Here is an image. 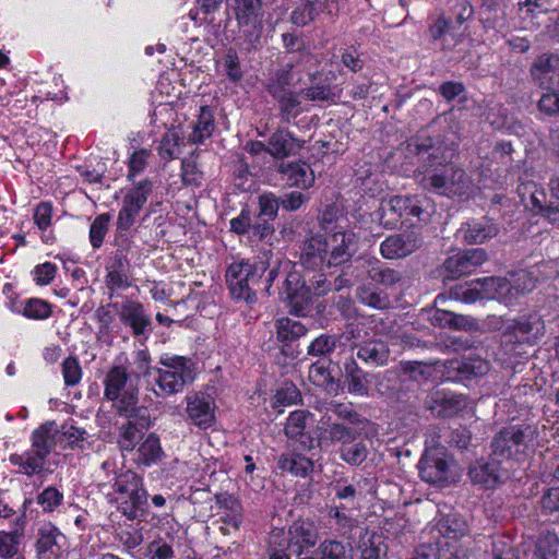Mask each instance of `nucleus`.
<instances>
[{"label": "nucleus", "mask_w": 559, "mask_h": 559, "mask_svg": "<svg viewBox=\"0 0 559 559\" xmlns=\"http://www.w3.org/2000/svg\"><path fill=\"white\" fill-rule=\"evenodd\" d=\"M504 476L497 457L491 461H476L468 467V477L472 483L480 485L485 489L495 488L503 481Z\"/></svg>", "instance_id": "b1692460"}, {"label": "nucleus", "mask_w": 559, "mask_h": 559, "mask_svg": "<svg viewBox=\"0 0 559 559\" xmlns=\"http://www.w3.org/2000/svg\"><path fill=\"white\" fill-rule=\"evenodd\" d=\"M308 331L309 328L301 321L286 317L276 321V338L284 345H289L301 336H305Z\"/></svg>", "instance_id": "e433bc0d"}, {"label": "nucleus", "mask_w": 559, "mask_h": 559, "mask_svg": "<svg viewBox=\"0 0 559 559\" xmlns=\"http://www.w3.org/2000/svg\"><path fill=\"white\" fill-rule=\"evenodd\" d=\"M235 15L239 27L240 45L247 50L260 45L262 24V0H235Z\"/></svg>", "instance_id": "9b49d317"}, {"label": "nucleus", "mask_w": 559, "mask_h": 559, "mask_svg": "<svg viewBox=\"0 0 559 559\" xmlns=\"http://www.w3.org/2000/svg\"><path fill=\"white\" fill-rule=\"evenodd\" d=\"M381 535L376 533L369 534L366 532L358 545L360 559H379L380 555L384 554V549L381 547Z\"/></svg>", "instance_id": "49530a36"}, {"label": "nucleus", "mask_w": 559, "mask_h": 559, "mask_svg": "<svg viewBox=\"0 0 559 559\" xmlns=\"http://www.w3.org/2000/svg\"><path fill=\"white\" fill-rule=\"evenodd\" d=\"M318 542V530L314 523L299 520L293 523L288 531L287 549L290 554L300 556Z\"/></svg>", "instance_id": "5701e85b"}, {"label": "nucleus", "mask_w": 559, "mask_h": 559, "mask_svg": "<svg viewBox=\"0 0 559 559\" xmlns=\"http://www.w3.org/2000/svg\"><path fill=\"white\" fill-rule=\"evenodd\" d=\"M417 178L424 189L448 198L467 195L473 188L466 171L452 163L439 168L425 166Z\"/></svg>", "instance_id": "423d86ee"}, {"label": "nucleus", "mask_w": 559, "mask_h": 559, "mask_svg": "<svg viewBox=\"0 0 559 559\" xmlns=\"http://www.w3.org/2000/svg\"><path fill=\"white\" fill-rule=\"evenodd\" d=\"M280 199L272 192H264L259 195V218L266 217L273 221L278 213Z\"/></svg>", "instance_id": "864d4df0"}, {"label": "nucleus", "mask_w": 559, "mask_h": 559, "mask_svg": "<svg viewBox=\"0 0 559 559\" xmlns=\"http://www.w3.org/2000/svg\"><path fill=\"white\" fill-rule=\"evenodd\" d=\"M300 399L299 390L294 384H288L276 391L273 397L274 407H284L296 404Z\"/></svg>", "instance_id": "e2e57ef3"}, {"label": "nucleus", "mask_w": 559, "mask_h": 559, "mask_svg": "<svg viewBox=\"0 0 559 559\" xmlns=\"http://www.w3.org/2000/svg\"><path fill=\"white\" fill-rule=\"evenodd\" d=\"M320 226L330 234V238L328 241L322 235L316 234L305 240L300 263L308 270H320L325 261L329 266H332L348 260L346 231L349 228V221L344 198H337L335 202L326 205Z\"/></svg>", "instance_id": "f257e3e1"}, {"label": "nucleus", "mask_w": 559, "mask_h": 559, "mask_svg": "<svg viewBox=\"0 0 559 559\" xmlns=\"http://www.w3.org/2000/svg\"><path fill=\"white\" fill-rule=\"evenodd\" d=\"M110 215L108 213L96 216L90 227V241L94 249L102 247L108 231Z\"/></svg>", "instance_id": "3c124183"}, {"label": "nucleus", "mask_w": 559, "mask_h": 559, "mask_svg": "<svg viewBox=\"0 0 559 559\" xmlns=\"http://www.w3.org/2000/svg\"><path fill=\"white\" fill-rule=\"evenodd\" d=\"M158 364L156 383L164 395L180 393L195 380L197 365L189 357L164 353Z\"/></svg>", "instance_id": "0eeeda50"}, {"label": "nucleus", "mask_w": 559, "mask_h": 559, "mask_svg": "<svg viewBox=\"0 0 559 559\" xmlns=\"http://www.w3.org/2000/svg\"><path fill=\"white\" fill-rule=\"evenodd\" d=\"M57 272V266L50 262H45L35 266L33 271L34 281L37 285L45 286L50 284Z\"/></svg>", "instance_id": "338daca9"}, {"label": "nucleus", "mask_w": 559, "mask_h": 559, "mask_svg": "<svg viewBox=\"0 0 559 559\" xmlns=\"http://www.w3.org/2000/svg\"><path fill=\"white\" fill-rule=\"evenodd\" d=\"M531 187L534 188V190L530 192V203H526V205H531L532 211L542 215L551 224L559 226V203L550 201L548 204H545V192L538 190L534 183L525 186V190Z\"/></svg>", "instance_id": "473e14b6"}, {"label": "nucleus", "mask_w": 559, "mask_h": 559, "mask_svg": "<svg viewBox=\"0 0 559 559\" xmlns=\"http://www.w3.org/2000/svg\"><path fill=\"white\" fill-rule=\"evenodd\" d=\"M438 92L448 103L455 98L461 103L467 100L466 88L462 82L447 81L439 86Z\"/></svg>", "instance_id": "4d7b16f0"}, {"label": "nucleus", "mask_w": 559, "mask_h": 559, "mask_svg": "<svg viewBox=\"0 0 559 559\" xmlns=\"http://www.w3.org/2000/svg\"><path fill=\"white\" fill-rule=\"evenodd\" d=\"M111 307L116 309L121 323L132 330L134 336L144 335L150 329L152 319L141 302L124 300L121 304H112Z\"/></svg>", "instance_id": "6ab92c4d"}, {"label": "nucleus", "mask_w": 559, "mask_h": 559, "mask_svg": "<svg viewBox=\"0 0 559 559\" xmlns=\"http://www.w3.org/2000/svg\"><path fill=\"white\" fill-rule=\"evenodd\" d=\"M436 526L439 534L450 539L462 537L468 532L467 522L457 513H450L441 518Z\"/></svg>", "instance_id": "58836bf2"}, {"label": "nucleus", "mask_w": 559, "mask_h": 559, "mask_svg": "<svg viewBox=\"0 0 559 559\" xmlns=\"http://www.w3.org/2000/svg\"><path fill=\"white\" fill-rule=\"evenodd\" d=\"M62 376L68 386H74L80 383L82 379V368L76 357L69 356L63 360Z\"/></svg>", "instance_id": "5fc2aeb1"}, {"label": "nucleus", "mask_w": 559, "mask_h": 559, "mask_svg": "<svg viewBox=\"0 0 559 559\" xmlns=\"http://www.w3.org/2000/svg\"><path fill=\"white\" fill-rule=\"evenodd\" d=\"M336 346L335 336L322 334L314 338L307 348L309 356L318 357L330 354Z\"/></svg>", "instance_id": "6e6d98bb"}, {"label": "nucleus", "mask_w": 559, "mask_h": 559, "mask_svg": "<svg viewBox=\"0 0 559 559\" xmlns=\"http://www.w3.org/2000/svg\"><path fill=\"white\" fill-rule=\"evenodd\" d=\"M358 300L367 306L383 309L389 305V298L385 294L378 292L376 288L370 286H359L357 288Z\"/></svg>", "instance_id": "de8ad7c7"}, {"label": "nucleus", "mask_w": 559, "mask_h": 559, "mask_svg": "<svg viewBox=\"0 0 559 559\" xmlns=\"http://www.w3.org/2000/svg\"><path fill=\"white\" fill-rule=\"evenodd\" d=\"M456 144L450 141L445 134H426L421 131L416 136L406 142V152L409 155H416L421 158V164L417 168L416 177L424 174V167L439 168L451 164L455 155Z\"/></svg>", "instance_id": "39448f33"}, {"label": "nucleus", "mask_w": 559, "mask_h": 559, "mask_svg": "<svg viewBox=\"0 0 559 559\" xmlns=\"http://www.w3.org/2000/svg\"><path fill=\"white\" fill-rule=\"evenodd\" d=\"M417 467L420 478L428 484L445 487L454 481L450 463L442 449L426 450Z\"/></svg>", "instance_id": "ddd939ff"}, {"label": "nucleus", "mask_w": 559, "mask_h": 559, "mask_svg": "<svg viewBox=\"0 0 559 559\" xmlns=\"http://www.w3.org/2000/svg\"><path fill=\"white\" fill-rule=\"evenodd\" d=\"M181 178L185 185L200 186L203 174L193 157L185 158L181 163Z\"/></svg>", "instance_id": "13d9d810"}, {"label": "nucleus", "mask_w": 559, "mask_h": 559, "mask_svg": "<svg viewBox=\"0 0 559 559\" xmlns=\"http://www.w3.org/2000/svg\"><path fill=\"white\" fill-rule=\"evenodd\" d=\"M536 286V278L531 272L520 271L512 280L511 289L516 295H525L531 293Z\"/></svg>", "instance_id": "0e129e2a"}, {"label": "nucleus", "mask_w": 559, "mask_h": 559, "mask_svg": "<svg viewBox=\"0 0 559 559\" xmlns=\"http://www.w3.org/2000/svg\"><path fill=\"white\" fill-rule=\"evenodd\" d=\"M22 313L32 320H45L51 316V306L43 299L31 298L24 302Z\"/></svg>", "instance_id": "8fccbe9b"}, {"label": "nucleus", "mask_w": 559, "mask_h": 559, "mask_svg": "<svg viewBox=\"0 0 559 559\" xmlns=\"http://www.w3.org/2000/svg\"><path fill=\"white\" fill-rule=\"evenodd\" d=\"M96 477L99 489L118 504V510L128 519L133 520L143 512L147 503V492L141 476L135 472L119 469L114 460H106Z\"/></svg>", "instance_id": "f03ea898"}, {"label": "nucleus", "mask_w": 559, "mask_h": 559, "mask_svg": "<svg viewBox=\"0 0 559 559\" xmlns=\"http://www.w3.org/2000/svg\"><path fill=\"white\" fill-rule=\"evenodd\" d=\"M277 466L283 472L305 477L312 471L313 464L311 460L301 454L285 453L278 457Z\"/></svg>", "instance_id": "ea45409f"}, {"label": "nucleus", "mask_w": 559, "mask_h": 559, "mask_svg": "<svg viewBox=\"0 0 559 559\" xmlns=\"http://www.w3.org/2000/svg\"><path fill=\"white\" fill-rule=\"evenodd\" d=\"M373 432L369 421L359 420L356 414L352 413V464L362 463L371 447L369 435Z\"/></svg>", "instance_id": "a878e982"}, {"label": "nucleus", "mask_w": 559, "mask_h": 559, "mask_svg": "<svg viewBox=\"0 0 559 559\" xmlns=\"http://www.w3.org/2000/svg\"><path fill=\"white\" fill-rule=\"evenodd\" d=\"M545 323L538 312H531L507 320L501 326L500 343L511 352L518 345H534L545 335Z\"/></svg>", "instance_id": "1a4fd4ad"}, {"label": "nucleus", "mask_w": 559, "mask_h": 559, "mask_svg": "<svg viewBox=\"0 0 559 559\" xmlns=\"http://www.w3.org/2000/svg\"><path fill=\"white\" fill-rule=\"evenodd\" d=\"M277 275V267H271L267 254L264 253L262 258L231 263L226 271V282L234 298L252 304L257 301L259 290L270 294Z\"/></svg>", "instance_id": "7ed1b4c3"}, {"label": "nucleus", "mask_w": 559, "mask_h": 559, "mask_svg": "<svg viewBox=\"0 0 559 559\" xmlns=\"http://www.w3.org/2000/svg\"><path fill=\"white\" fill-rule=\"evenodd\" d=\"M214 129L213 110L209 106H202L200 107L198 119L193 124V130L189 139L195 144H201L212 135Z\"/></svg>", "instance_id": "4c0bfd02"}, {"label": "nucleus", "mask_w": 559, "mask_h": 559, "mask_svg": "<svg viewBox=\"0 0 559 559\" xmlns=\"http://www.w3.org/2000/svg\"><path fill=\"white\" fill-rule=\"evenodd\" d=\"M151 155V151L146 148H141L139 151L133 152L129 159L128 179L131 180L132 178L144 171Z\"/></svg>", "instance_id": "69168bd1"}, {"label": "nucleus", "mask_w": 559, "mask_h": 559, "mask_svg": "<svg viewBox=\"0 0 559 559\" xmlns=\"http://www.w3.org/2000/svg\"><path fill=\"white\" fill-rule=\"evenodd\" d=\"M300 145L298 141L286 130L274 132L269 139L267 153L275 158H284L294 153Z\"/></svg>", "instance_id": "c9c22d12"}, {"label": "nucleus", "mask_w": 559, "mask_h": 559, "mask_svg": "<svg viewBox=\"0 0 559 559\" xmlns=\"http://www.w3.org/2000/svg\"><path fill=\"white\" fill-rule=\"evenodd\" d=\"M189 420L200 429L210 428L215 421V405L213 399L202 392L189 393L186 396Z\"/></svg>", "instance_id": "a211bd4d"}, {"label": "nucleus", "mask_w": 559, "mask_h": 559, "mask_svg": "<svg viewBox=\"0 0 559 559\" xmlns=\"http://www.w3.org/2000/svg\"><path fill=\"white\" fill-rule=\"evenodd\" d=\"M329 7V0H302L293 10L290 21L297 26H306L323 14Z\"/></svg>", "instance_id": "2f4dec72"}, {"label": "nucleus", "mask_w": 559, "mask_h": 559, "mask_svg": "<svg viewBox=\"0 0 559 559\" xmlns=\"http://www.w3.org/2000/svg\"><path fill=\"white\" fill-rule=\"evenodd\" d=\"M499 233V224L491 217L483 216L480 219L462 224L456 231V237L467 245H477L497 237Z\"/></svg>", "instance_id": "aec40b11"}, {"label": "nucleus", "mask_w": 559, "mask_h": 559, "mask_svg": "<svg viewBox=\"0 0 559 559\" xmlns=\"http://www.w3.org/2000/svg\"><path fill=\"white\" fill-rule=\"evenodd\" d=\"M313 419V415L306 409L294 411L289 414L284 433L287 438L298 440L304 450H311L314 448V439L306 433L305 430L309 420Z\"/></svg>", "instance_id": "393cba45"}, {"label": "nucleus", "mask_w": 559, "mask_h": 559, "mask_svg": "<svg viewBox=\"0 0 559 559\" xmlns=\"http://www.w3.org/2000/svg\"><path fill=\"white\" fill-rule=\"evenodd\" d=\"M308 379L317 386L331 390L333 385L332 378L328 368L321 362H314L309 368Z\"/></svg>", "instance_id": "680f3d73"}, {"label": "nucleus", "mask_w": 559, "mask_h": 559, "mask_svg": "<svg viewBox=\"0 0 559 559\" xmlns=\"http://www.w3.org/2000/svg\"><path fill=\"white\" fill-rule=\"evenodd\" d=\"M216 503L219 508V520L223 523L221 531L224 534L238 531L242 522V506L240 501L228 493H223L216 497Z\"/></svg>", "instance_id": "bb28decb"}, {"label": "nucleus", "mask_w": 559, "mask_h": 559, "mask_svg": "<svg viewBox=\"0 0 559 559\" xmlns=\"http://www.w3.org/2000/svg\"><path fill=\"white\" fill-rule=\"evenodd\" d=\"M449 379L454 381L472 380L489 371V362L478 356L452 359L445 366Z\"/></svg>", "instance_id": "4be33fe9"}, {"label": "nucleus", "mask_w": 559, "mask_h": 559, "mask_svg": "<svg viewBox=\"0 0 559 559\" xmlns=\"http://www.w3.org/2000/svg\"><path fill=\"white\" fill-rule=\"evenodd\" d=\"M488 260L485 249L474 248L459 251L448 257L442 264V274L447 280H456L473 273Z\"/></svg>", "instance_id": "4468645a"}, {"label": "nucleus", "mask_w": 559, "mask_h": 559, "mask_svg": "<svg viewBox=\"0 0 559 559\" xmlns=\"http://www.w3.org/2000/svg\"><path fill=\"white\" fill-rule=\"evenodd\" d=\"M496 284L497 278L492 276L473 280L463 285L452 287L450 289V297L465 304L490 299L495 295Z\"/></svg>", "instance_id": "412c9836"}, {"label": "nucleus", "mask_w": 559, "mask_h": 559, "mask_svg": "<svg viewBox=\"0 0 559 559\" xmlns=\"http://www.w3.org/2000/svg\"><path fill=\"white\" fill-rule=\"evenodd\" d=\"M539 506L543 514L550 515L559 512V485L544 490L539 499Z\"/></svg>", "instance_id": "052dcab7"}, {"label": "nucleus", "mask_w": 559, "mask_h": 559, "mask_svg": "<svg viewBox=\"0 0 559 559\" xmlns=\"http://www.w3.org/2000/svg\"><path fill=\"white\" fill-rule=\"evenodd\" d=\"M408 197L394 195L382 200L376 215L380 224L386 229L396 228L401 218L407 212Z\"/></svg>", "instance_id": "cd10ccee"}, {"label": "nucleus", "mask_w": 559, "mask_h": 559, "mask_svg": "<svg viewBox=\"0 0 559 559\" xmlns=\"http://www.w3.org/2000/svg\"><path fill=\"white\" fill-rule=\"evenodd\" d=\"M278 171L290 187L308 189L314 183V171L306 162L282 163Z\"/></svg>", "instance_id": "c85d7f7f"}, {"label": "nucleus", "mask_w": 559, "mask_h": 559, "mask_svg": "<svg viewBox=\"0 0 559 559\" xmlns=\"http://www.w3.org/2000/svg\"><path fill=\"white\" fill-rule=\"evenodd\" d=\"M133 461L139 466H152L164 457V451L156 433H148L135 448Z\"/></svg>", "instance_id": "c756f323"}, {"label": "nucleus", "mask_w": 559, "mask_h": 559, "mask_svg": "<svg viewBox=\"0 0 559 559\" xmlns=\"http://www.w3.org/2000/svg\"><path fill=\"white\" fill-rule=\"evenodd\" d=\"M538 436L537 426L521 423L503 427L492 439V455L497 459H516L534 447Z\"/></svg>", "instance_id": "6e6552de"}, {"label": "nucleus", "mask_w": 559, "mask_h": 559, "mask_svg": "<svg viewBox=\"0 0 559 559\" xmlns=\"http://www.w3.org/2000/svg\"><path fill=\"white\" fill-rule=\"evenodd\" d=\"M301 97L311 102L332 100L335 97V93L326 85H312L307 88L301 86L299 88L300 100Z\"/></svg>", "instance_id": "bf43d9fd"}, {"label": "nucleus", "mask_w": 559, "mask_h": 559, "mask_svg": "<svg viewBox=\"0 0 559 559\" xmlns=\"http://www.w3.org/2000/svg\"><path fill=\"white\" fill-rule=\"evenodd\" d=\"M63 539L64 536L56 527H43L36 543L38 554L46 556L48 559L58 558L61 552L60 542Z\"/></svg>", "instance_id": "f704fd0d"}, {"label": "nucleus", "mask_w": 559, "mask_h": 559, "mask_svg": "<svg viewBox=\"0 0 559 559\" xmlns=\"http://www.w3.org/2000/svg\"><path fill=\"white\" fill-rule=\"evenodd\" d=\"M153 188L152 180L143 179L127 190L116 222L117 230L127 231L133 226Z\"/></svg>", "instance_id": "f8f14e48"}, {"label": "nucleus", "mask_w": 559, "mask_h": 559, "mask_svg": "<svg viewBox=\"0 0 559 559\" xmlns=\"http://www.w3.org/2000/svg\"><path fill=\"white\" fill-rule=\"evenodd\" d=\"M58 442H60V429L53 421L43 424L32 433V448L46 457Z\"/></svg>", "instance_id": "7c9ffc66"}, {"label": "nucleus", "mask_w": 559, "mask_h": 559, "mask_svg": "<svg viewBox=\"0 0 559 559\" xmlns=\"http://www.w3.org/2000/svg\"><path fill=\"white\" fill-rule=\"evenodd\" d=\"M357 356L366 362L383 365L389 358V349L381 341H370L358 348Z\"/></svg>", "instance_id": "a19ab883"}, {"label": "nucleus", "mask_w": 559, "mask_h": 559, "mask_svg": "<svg viewBox=\"0 0 559 559\" xmlns=\"http://www.w3.org/2000/svg\"><path fill=\"white\" fill-rule=\"evenodd\" d=\"M369 278L385 287H393L400 283L403 277L399 271L385 267L380 262L378 267H371V270H369Z\"/></svg>", "instance_id": "09e8293b"}, {"label": "nucleus", "mask_w": 559, "mask_h": 559, "mask_svg": "<svg viewBox=\"0 0 559 559\" xmlns=\"http://www.w3.org/2000/svg\"><path fill=\"white\" fill-rule=\"evenodd\" d=\"M489 554L491 559H519L514 539L509 535L493 537Z\"/></svg>", "instance_id": "79ce46f5"}, {"label": "nucleus", "mask_w": 559, "mask_h": 559, "mask_svg": "<svg viewBox=\"0 0 559 559\" xmlns=\"http://www.w3.org/2000/svg\"><path fill=\"white\" fill-rule=\"evenodd\" d=\"M298 281L297 274H290L286 277L287 297L290 301L293 312L297 316H305L313 301V297L326 294L328 283L326 278L320 274L314 282L311 281L310 286L304 284L300 289H293L290 287L292 283H298Z\"/></svg>", "instance_id": "2eb2a0df"}, {"label": "nucleus", "mask_w": 559, "mask_h": 559, "mask_svg": "<svg viewBox=\"0 0 559 559\" xmlns=\"http://www.w3.org/2000/svg\"><path fill=\"white\" fill-rule=\"evenodd\" d=\"M559 538L555 533L547 532L542 534L532 555V559H557Z\"/></svg>", "instance_id": "c03bdc74"}, {"label": "nucleus", "mask_w": 559, "mask_h": 559, "mask_svg": "<svg viewBox=\"0 0 559 559\" xmlns=\"http://www.w3.org/2000/svg\"><path fill=\"white\" fill-rule=\"evenodd\" d=\"M105 397L114 402L120 415L133 417L138 407V388L130 380L127 369L118 366L111 368L104 381Z\"/></svg>", "instance_id": "9d476101"}, {"label": "nucleus", "mask_w": 559, "mask_h": 559, "mask_svg": "<svg viewBox=\"0 0 559 559\" xmlns=\"http://www.w3.org/2000/svg\"><path fill=\"white\" fill-rule=\"evenodd\" d=\"M423 243L424 240L419 233L408 230L389 236L381 243L380 251L385 259H401L417 251Z\"/></svg>", "instance_id": "f3484780"}, {"label": "nucleus", "mask_w": 559, "mask_h": 559, "mask_svg": "<svg viewBox=\"0 0 559 559\" xmlns=\"http://www.w3.org/2000/svg\"><path fill=\"white\" fill-rule=\"evenodd\" d=\"M557 69H559V57L552 53H544L534 61L531 73L535 80L543 84L542 80L551 73L555 74Z\"/></svg>", "instance_id": "a18cd8bd"}, {"label": "nucleus", "mask_w": 559, "mask_h": 559, "mask_svg": "<svg viewBox=\"0 0 559 559\" xmlns=\"http://www.w3.org/2000/svg\"><path fill=\"white\" fill-rule=\"evenodd\" d=\"M304 84L305 76L298 66H285L267 80L266 90L277 100L280 110L287 120L304 110L299 99V88Z\"/></svg>", "instance_id": "20e7f679"}, {"label": "nucleus", "mask_w": 559, "mask_h": 559, "mask_svg": "<svg viewBox=\"0 0 559 559\" xmlns=\"http://www.w3.org/2000/svg\"><path fill=\"white\" fill-rule=\"evenodd\" d=\"M128 421L119 429L118 444L121 451L132 452L144 438V429L151 427V419L145 407L136 409L133 417H127Z\"/></svg>", "instance_id": "dca6fc26"}, {"label": "nucleus", "mask_w": 559, "mask_h": 559, "mask_svg": "<svg viewBox=\"0 0 559 559\" xmlns=\"http://www.w3.org/2000/svg\"><path fill=\"white\" fill-rule=\"evenodd\" d=\"M63 502V492L49 486L37 496V503L44 512H53Z\"/></svg>", "instance_id": "603ef678"}, {"label": "nucleus", "mask_w": 559, "mask_h": 559, "mask_svg": "<svg viewBox=\"0 0 559 559\" xmlns=\"http://www.w3.org/2000/svg\"><path fill=\"white\" fill-rule=\"evenodd\" d=\"M437 403V414L441 417H452L466 407L467 400L463 394H444Z\"/></svg>", "instance_id": "37998d69"}, {"label": "nucleus", "mask_w": 559, "mask_h": 559, "mask_svg": "<svg viewBox=\"0 0 559 559\" xmlns=\"http://www.w3.org/2000/svg\"><path fill=\"white\" fill-rule=\"evenodd\" d=\"M46 456L37 452L32 448L22 454H12L10 455V463L14 466L19 467V472L27 475H38L40 474L46 465Z\"/></svg>", "instance_id": "72a5a7b5"}, {"label": "nucleus", "mask_w": 559, "mask_h": 559, "mask_svg": "<svg viewBox=\"0 0 559 559\" xmlns=\"http://www.w3.org/2000/svg\"><path fill=\"white\" fill-rule=\"evenodd\" d=\"M320 559H346L345 547L336 540L323 542L320 545Z\"/></svg>", "instance_id": "774afa93"}]
</instances>
